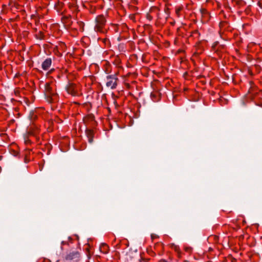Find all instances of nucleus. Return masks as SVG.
Listing matches in <instances>:
<instances>
[{
  "label": "nucleus",
  "mask_w": 262,
  "mask_h": 262,
  "mask_svg": "<svg viewBox=\"0 0 262 262\" xmlns=\"http://www.w3.org/2000/svg\"><path fill=\"white\" fill-rule=\"evenodd\" d=\"M80 257V254L77 250L71 249L68 251L67 254L63 257V260L70 261H78Z\"/></svg>",
  "instance_id": "f257e3e1"
},
{
  "label": "nucleus",
  "mask_w": 262,
  "mask_h": 262,
  "mask_svg": "<svg viewBox=\"0 0 262 262\" xmlns=\"http://www.w3.org/2000/svg\"><path fill=\"white\" fill-rule=\"evenodd\" d=\"M80 86L79 85L69 83L67 85L66 89L68 94L72 96H78L80 95Z\"/></svg>",
  "instance_id": "f03ea898"
},
{
  "label": "nucleus",
  "mask_w": 262,
  "mask_h": 262,
  "mask_svg": "<svg viewBox=\"0 0 262 262\" xmlns=\"http://www.w3.org/2000/svg\"><path fill=\"white\" fill-rule=\"evenodd\" d=\"M95 30L96 32H104L103 28L105 25L106 20L103 15H99L96 18Z\"/></svg>",
  "instance_id": "7ed1b4c3"
},
{
  "label": "nucleus",
  "mask_w": 262,
  "mask_h": 262,
  "mask_svg": "<svg viewBox=\"0 0 262 262\" xmlns=\"http://www.w3.org/2000/svg\"><path fill=\"white\" fill-rule=\"evenodd\" d=\"M118 82V78L116 75H111L106 76V85L111 89L116 88Z\"/></svg>",
  "instance_id": "20e7f679"
},
{
  "label": "nucleus",
  "mask_w": 262,
  "mask_h": 262,
  "mask_svg": "<svg viewBox=\"0 0 262 262\" xmlns=\"http://www.w3.org/2000/svg\"><path fill=\"white\" fill-rule=\"evenodd\" d=\"M52 64V59L50 58H47L41 64L42 69L47 71L49 69Z\"/></svg>",
  "instance_id": "39448f33"
},
{
  "label": "nucleus",
  "mask_w": 262,
  "mask_h": 262,
  "mask_svg": "<svg viewBox=\"0 0 262 262\" xmlns=\"http://www.w3.org/2000/svg\"><path fill=\"white\" fill-rule=\"evenodd\" d=\"M171 247L177 253L178 257L179 258L181 257V252L179 246L173 244L171 245Z\"/></svg>",
  "instance_id": "423d86ee"
},
{
  "label": "nucleus",
  "mask_w": 262,
  "mask_h": 262,
  "mask_svg": "<svg viewBox=\"0 0 262 262\" xmlns=\"http://www.w3.org/2000/svg\"><path fill=\"white\" fill-rule=\"evenodd\" d=\"M51 89V88L50 86V84L49 83H46V85H45V90L46 91V93H48V94H47V95L51 94V93H50Z\"/></svg>",
  "instance_id": "0eeeda50"
},
{
  "label": "nucleus",
  "mask_w": 262,
  "mask_h": 262,
  "mask_svg": "<svg viewBox=\"0 0 262 262\" xmlns=\"http://www.w3.org/2000/svg\"><path fill=\"white\" fill-rule=\"evenodd\" d=\"M86 134L88 138L93 137V132L91 130H87Z\"/></svg>",
  "instance_id": "6e6552de"
},
{
  "label": "nucleus",
  "mask_w": 262,
  "mask_h": 262,
  "mask_svg": "<svg viewBox=\"0 0 262 262\" xmlns=\"http://www.w3.org/2000/svg\"><path fill=\"white\" fill-rule=\"evenodd\" d=\"M184 249L186 252L188 253H190L192 252V248L188 246H185L184 247Z\"/></svg>",
  "instance_id": "1a4fd4ad"
},
{
  "label": "nucleus",
  "mask_w": 262,
  "mask_h": 262,
  "mask_svg": "<svg viewBox=\"0 0 262 262\" xmlns=\"http://www.w3.org/2000/svg\"><path fill=\"white\" fill-rule=\"evenodd\" d=\"M89 138V142L90 143H92V142H93V137H89V138Z\"/></svg>",
  "instance_id": "9d476101"
},
{
  "label": "nucleus",
  "mask_w": 262,
  "mask_h": 262,
  "mask_svg": "<svg viewBox=\"0 0 262 262\" xmlns=\"http://www.w3.org/2000/svg\"><path fill=\"white\" fill-rule=\"evenodd\" d=\"M180 10H181V9H179H179H177L176 10V13H177L178 15H179V12H180Z\"/></svg>",
  "instance_id": "9b49d317"
},
{
  "label": "nucleus",
  "mask_w": 262,
  "mask_h": 262,
  "mask_svg": "<svg viewBox=\"0 0 262 262\" xmlns=\"http://www.w3.org/2000/svg\"><path fill=\"white\" fill-rule=\"evenodd\" d=\"M156 236H156V234H151V238H152V239H154V238H156Z\"/></svg>",
  "instance_id": "f8f14e48"
},
{
  "label": "nucleus",
  "mask_w": 262,
  "mask_h": 262,
  "mask_svg": "<svg viewBox=\"0 0 262 262\" xmlns=\"http://www.w3.org/2000/svg\"><path fill=\"white\" fill-rule=\"evenodd\" d=\"M104 247H105V248H108V246H107V245L104 244Z\"/></svg>",
  "instance_id": "ddd939ff"
}]
</instances>
